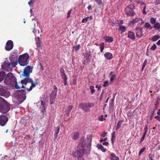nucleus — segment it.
<instances>
[{
  "instance_id": "1",
  "label": "nucleus",
  "mask_w": 160,
  "mask_h": 160,
  "mask_svg": "<svg viewBox=\"0 0 160 160\" xmlns=\"http://www.w3.org/2000/svg\"><path fill=\"white\" fill-rule=\"evenodd\" d=\"M38 84V80L36 79L33 81L31 78H25L21 81L20 83H18L16 82L14 84V86L16 89H20L21 88H26L28 92L31 91Z\"/></svg>"
},
{
  "instance_id": "2",
  "label": "nucleus",
  "mask_w": 160,
  "mask_h": 160,
  "mask_svg": "<svg viewBox=\"0 0 160 160\" xmlns=\"http://www.w3.org/2000/svg\"><path fill=\"white\" fill-rule=\"evenodd\" d=\"M10 109L9 103L0 96V112L6 114L10 110Z\"/></svg>"
},
{
  "instance_id": "3",
  "label": "nucleus",
  "mask_w": 160,
  "mask_h": 160,
  "mask_svg": "<svg viewBox=\"0 0 160 160\" xmlns=\"http://www.w3.org/2000/svg\"><path fill=\"white\" fill-rule=\"evenodd\" d=\"M12 56L11 57H9V60L10 61V62H8V63H4L2 65V67H3L4 66H7L8 68H9L11 67V68L12 67H15L16 66L17 64L18 60H16L15 58L13 57L14 56H16L17 55V52H15L12 53Z\"/></svg>"
},
{
  "instance_id": "4",
  "label": "nucleus",
  "mask_w": 160,
  "mask_h": 160,
  "mask_svg": "<svg viewBox=\"0 0 160 160\" xmlns=\"http://www.w3.org/2000/svg\"><path fill=\"white\" fill-rule=\"evenodd\" d=\"M84 148L83 145L81 143H79L77 148V150L72 153V155L75 157H77L79 159V158L82 157L84 153Z\"/></svg>"
},
{
  "instance_id": "5",
  "label": "nucleus",
  "mask_w": 160,
  "mask_h": 160,
  "mask_svg": "<svg viewBox=\"0 0 160 160\" xmlns=\"http://www.w3.org/2000/svg\"><path fill=\"white\" fill-rule=\"evenodd\" d=\"M17 81V79L13 74L11 73H9L7 74L4 81V83L7 85H10L14 86V84Z\"/></svg>"
},
{
  "instance_id": "6",
  "label": "nucleus",
  "mask_w": 160,
  "mask_h": 160,
  "mask_svg": "<svg viewBox=\"0 0 160 160\" xmlns=\"http://www.w3.org/2000/svg\"><path fill=\"white\" fill-rule=\"evenodd\" d=\"M29 56L27 53H25L20 55L18 60V63L21 66H26L28 64V60Z\"/></svg>"
},
{
  "instance_id": "7",
  "label": "nucleus",
  "mask_w": 160,
  "mask_h": 160,
  "mask_svg": "<svg viewBox=\"0 0 160 160\" xmlns=\"http://www.w3.org/2000/svg\"><path fill=\"white\" fill-rule=\"evenodd\" d=\"M134 9V6L132 4L127 6L125 9L126 14L132 17L134 16L135 14V13L133 11Z\"/></svg>"
},
{
  "instance_id": "8",
  "label": "nucleus",
  "mask_w": 160,
  "mask_h": 160,
  "mask_svg": "<svg viewBox=\"0 0 160 160\" xmlns=\"http://www.w3.org/2000/svg\"><path fill=\"white\" fill-rule=\"evenodd\" d=\"M94 105L92 103H82L80 105L81 108L86 112L90 111V108L93 107Z\"/></svg>"
},
{
  "instance_id": "9",
  "label": "nucleus",
  "mask_w": 160,
  "mask_h": 160,
  "mask_svg": "<svg viewBox=\"0 0 160 160\" xmlns=\"http://www.w3.org/2000/svg\"><path fill=\"white\" fill-rule=\"evenodd\" d=\"M9 114L6 115L2 114L0 115V125L2 126H5L8 120Z\"/></svg>"
},
{
  "instance_id": "10",
  "label": "nucleus",
  "mask_w": 160,
  "mask_h": 160,
  "mask_svg": "<svg viewBox=\"0 0 160 160\" xmlns=\"http://www.w3.org/2000/svg\"><path fill=\"white\" fill-rule=\"evenodd\" d=\"M57 91L58 88L55 85H54L53 87V90L52 91L50 96V102L51 104H53L54 102L55 99L57 95Z\"/></svg>"
},
{
  "instance_id": "11",
  "label": "nucleus",
  "mask_w": 160,
  "mask_h": 160,
  "mask_svg": "<svg viewBox=\"0 0 160 160\" xmlns=\"http://www.w3.org/2000/svg\"><path fill=\"white\" fill-rule=\"evenodd\" d=\"M32 72V67L30 66H28L25 67L22 73L23 76H25L26 78H30L29 77L30 74Z\"/></svg>"
},
{
  "instance_id": "12",
  "label": "nucleus",
  "mask_w": 160,
  "mask_h": 160,
  "mask_svg": "<svg viewBox=\"0 0 160 160\" xmlns=\"http://www.w3.org/2000/svg\"><path fill=\"white\" fill-rule=\"evenodd\" d=\"M0 95L6 98H8L10 95V93L8 90L7 88L4 87L0 88Z\"/></svg>"
},
{
  "instance_id": "13",
  "label": "nucleus",
  "mask_w": 160,
  "mask_h": 160,
  "mask_svg": "<svg viewBox=\"0 0 160 160\" xmlns=\"http://www.w3.org/2000/svg\"><path fill=\"white\" fill-rule=\"evenodd\" d=\"M0 95L6 98H8L10 95V93L8 90L7 88L4 87L0 88Z\"/></svg>"
},
{
  "instance_id": "14",
  "label": "nucleus",
  "mask_w": 160,
  "mask_h": 160,
  "mask_svg": "<svg viewBox=\"0 0 160 160\" xmlns=\"http://www.w3.org/2000/svg\"><path fill=\"white\" fill-rule=\"evenodd\" d=\"M90 52H87L84 56L82 63L84 65H87L88 63L90 62Z\"/></svg>"
},
{
  "instance_id": "15",
  "label": "nucleus",
  "mask_w": 160,
  "mask_h": 160,
  "mask_svg": "<svg viewBox=\"0 0 160 160\" xmlns=\"http://www.w3.org/2000/svg\"><path fill=\"white\" fill-rule=\"evenodd\" d=\"M17 93L18 95V97L19 98H21L22 101H24L26 99V92L25 90H22L19 91Z\"/></svg>"
},
{
  "instance_id": "16",
  "label": "nucleus",
  "mask_w": 160,
  "mask_h": 160,
  "mask_svg": "<svg viewBox=\"0 0 160 160\" xmlns=\"http://www.w3.org/2000/svg\"><path fill=\"white\" fill-rule=\"evenodd\" d=\"M13 42L11 40L7 41L5 46V49L7 51H10L13 48Z\"/></svg>"
},
{
  "instance_id": "17",
  "label": "nucleus",
  "mask_w": 160,
  "mask_h": 160,
  "mask_svg": "<svg viewBox=\"0 0 160 160\" xmlns=\"http://www.w3.org/2000/svg\"><path fill=\"white\" fill-rule=\"evenodd\" d=\"M135 30L137 37L140 38L143 35L142 28L138 27L135 29Z\"/></svg>"
},
{
  "instance_id": "18",
  "label": "nucleus",
  "mask_w": 160,
  "mask_h": 160,
  "mask_svg": "<svg viewBox=\"0 0 160 160\" xmlns=\"http://www.w3.org/2000/svg\"><path fill=\"white\" fill-rule=\"evenodd\" d=\"M41 105L40 106L41 111L42 112V114L44 115L46 112V108L47 106L46 103L43 101H41Z\"/></svg>"
},
{
  "instance_id": "19",
  "label": "nucleus",
  "mask_w": 160,
  "mask_h": 160,
  "mask_svg": "<svg viewBox=\"0 0 160 160\" xmlns=\"http://www.w3.org/2000/svg\"><path fill=\"white\" fill-rule=\"evenodd\" d=\"M72 138L73 139L76 140L79 137V133L78 132H72L71 134Z\"/></svg>"
},
{
  "instance_id": "20",
  "label": "nucleus",
  "mask_w": 160,
  "mask_h": 160,
  "mask_svg": "<svg viewBox=\"0 0 160 160\" xmlns=\"http://www.w3.org/2000/svg\"><path fill=\"white\" fill-rule=\"evenodd\" d=\"M60 72L62 78L63 80V81H67V78L63 69L61 68Z\"/></svg>"
},
{
  "instance_id": "21",
  "label": "nucleus",
  "mask_w": 160,
  "mask_h": 160,
  "mask_svg": "<svg viewBox=\"0 0 160 160\" xmlns=\"http://www.w3.org/2000/svg\"><path fill=\"white\" fill-rule=\"evenodd\" d=\"M128 37L132 40H134L135 39V36L134 32L129 31L128 32Z\"/></svg>"
},
{
  "instance_id": "22",
  "label": "nucleus",
  "mask_w": 160,
  "mask_h": 160,
  "mask_svg": "<svg viewBox=\"0 0 160 160\" xmlns=\"http://www.w3.org/2000/svg\"><path fill=\"white\" fill-rule=\"evenodd\" d=\"M104 56L105 58L109 60H111L112 58V54L109 52L105 53Z\"/></svg>"
},
{
  "instance_id": "23",
  "label": "nucleus",
  "mask_w": 160,
  "mask_h": 160,
  "mask_svg": "<svg viewBox=\"0 0 160 160\" xmlns=\"http://www.w3.org/2000/svg\"><path fill=\"white\" fill-rule=\"evenodd\" d=\"M73 108V106L72 105H70L68 107L67 109L66 110V113L68 116H69L70 113Z\"/></svg>"
},
{
  "instance_id": "24",
  "label": "nucleus",
  "mask_w": 160,
  "mask_h": 160,
  "mask_svg": "<svg viewBox=\"0 0 160 160\" xmlns=\"http://www.w3.org/2000/svg\"><path fill=\"white\" fill-rule=\"evenodd\" d=\"M60 131V127L59 126L55 128V133L54 134V137L55 138H57L58 134Z\"/></svg>"
},
{
  "instance_id": "25",
  "label": "nucleus",
  "mask_w": 160,
  "mask_h": 160,
  "mask_svg": "<svg viewBox=\"0 0 160 160\" xmlns=\"http://www.w3.org/2000/svg\"><path fill=\"white\" fill-rule=\"evenodd\" d=\"M92 138L91 136H89L87 138V142H86V145H88V146L90 148L91 145Z\"/></svg>"
},
{
  "instance_id": "26",
  "label": "nucleus",
  "mask_w": 160,
  "mask_h": 160,
  "mask_svg": "<svg viewBox=\"0 0 160 160\" xmlns=\"http://www.w3.org/2000/svg\"><path fill=\"white\" fill-rule=\"evenodd\" d=\"M110 159L111 160H118L119 158L115 156L114 153H112L110 155Z\"/></svg>"
},
{
  "instance_id": "27",
  "label": "nucleus",
  "mask_w": 160,
  "mask_h": 160,
  "mask_svg": "<svg viewBox=\"0 0 160 160\" xmlns=\"http://www.w3.org/2000/svg\"><path fill=\"white\" fill-rule=\"evenodd\" d=\"M97 147L98 149H100L103 152H105L106 151V149L104 148L103 147L101 144H98L97 145Z\"/></svg>"
},
{
  "instance_id": "28",
  "label": "nucleus",
  "mask_w": 160,
  "mask_h": 160,
  "mask_svg": "<svg viewBox=\"0 0 160 160\" xmlns=\"http://www.w3.org/2000/svg\"><path fill=\"white\" fill-rule=\"evenodd\" d=\"M126 28L125 26H120L118 29V31H121V34L125 32L126 31Z\"/></svg>"
},
{
  "instance_id": "29",
  "label": "nucleus",
  "mask_w": 160,
  "mask_h": 160,
  "mask_svg": "<svg viewBox=\"0 0 160 160\" xmlns=\"http://www.w3.org/2000/svg\"><path fill=\"white\" fill-rule=\"evenodd\" d=\"M5 77V74L4 72H0V82L3 80Z\"/></svg>"
},
{
  "instance_id": "30",
  "label": "nucleus",
  "mask_w": 160,
  "mask_h": 160,
  "mask_svg": "<svg viewBox=\"0 0 160 160\" xmlns=\"http://www.w3.org/2000/svg\"><path fill=\"white\" fill-rule=\"evenodd\" d=\"M104 39L106 42H112L113 41V39L112 38L110 37H106Z\"/></svg>"
},
{
  "instance_id": "31",
  "label": "nucleus",
  "mask_w": 160,
  "mask_h": 160,
  "mask_svg": "<svg viewBox=\"0 0 160 160\" xmlns=\"http://www.w3.org/2000/svg\"><path fill=\"white\" fill-rule=\"evenodd\" d=\"M144 27L145 28L147 29H151L152 28V27L151 26L150 24L147 22H146L145 23Z\"/></svg>"
},
{
  "instance_id": "32",
  "label": "nucleus",
  "mask_w": 160,
  "mask_h": 160,
  "mask_svg": "<svg viewBox=\"0 0 160 160\" xmlns=\"http://www.w3.org/2000/svg\"><path fill=\"white\" fill-rule=\"evenodd\" d=\"M116 136H115V131H113L112 132V136H111V142L112 144L113 145L114 143V142L115 141V138Z\"/></svg>"
},
{
  "instance_id": "33",
  "label": "nucleus",
  "mask_w": 160,
  "mask_h": 160,
  "mask_svg": "<svg viewBox=\"0 0 160 160\" xmlns=\"http://www.w3.org/2000/svg\"><path fill=\"white\" fill-rule=\"evenodd\" d=\"M38 41L36 42V45L37 47L38 48L41 46V44H42L41 41L40 40V38L39 37H38Z\"/></svg>"
},
{
  "instance_id": "34",
  "label": "nucleus",
  "mask_w": 160,
  "mask_h": 160,
  "mask_svg": "<svg viewBox=\"0 0 160 160\" xmlns=\"http://www.w3.org/2000/svg\"><path fill=\"white\" fill-rule=\"evenodd\" d=\"M123 122V121L120 120L118 122L117 127L116 128V130H117L121 126V125Z\"/></svg>"
},
{
  "instance_id": "35",
  "label": "nucleus",
  "mask_w": 160,
  "mask_h": 160,
  "mask_svg": "<svg viewBox=\"0 0 160 160\" xmlns=\"http://www.w3.org/2000/svg\"><path fill=\"white\" fill-rule=\"evenodd\" d=\"M140 18H135L131 21V23L133 25L135 23H137L138 22H139Z\"/></svg>"
},
{
  "instance_id": "36",
  "label": "nucleus",
  "mask_w": 160,
  "mask_h": 160,
  "mask_svg": "<svg viewBox=\"0 0 160 160\" xmlns=\"http://www.w3.org/2000/svg\"><path fill=\"white\" fill-rule=\"evenodd\" d=\"M160 38V36L156 35L154 36L152 38V40L153 41H156Z\"/></svg>"
},
{
  "instance_id": "37",
  "label": "nucleus",
  "mask_w": 160,
  "mask_h": 160,
  "mask_svg": "<svg viewBox=\"0 0 160 160\" xmlns=\"http://www.w3.org/2000/svg\"><path fill=\"white\" fill-rule=\"evenodd\" d=\"M100 48V51L102 52L103 51L104 47V42L101 43L99 45Z\"/></svg>"
},
{
  "instance_id": "38",
  "label": "nucleus",
  "mask_w": 160,
  "mask_h": 160,
  "mask_svg": "<svg viewBox=\"0 0 160 160\" xmlns=\"http://www.w3.org/2000/svg\"><path fill=\"white\" fill-rule=\"evenodd\" d=\"M154 28L157 29H160V24L159 22H157L154 24Z\"/></svg>"
},
{
  "instance_id": "39",
  "label": "nucleus",
  "mask_w": 160,
  "mask_h": 160,
  "mask_svg": "<svg viewBox=\"0 0 160 160\" xmlns=\"http://www.w3.org/2000/svg\"><path fill=\"white\" fill-rule=\"evenodd\" d=\"M90 89L91 92V93L93 94L95 92L94 87L93 86H91L90 87Z\"/></svg>"
},
{
  "instance_id": "40",
  "label": "nucleus",
  "mask_w": 160,
  "mask_h": 160,
  "mask_svg": "<svg viewBox=\"0 0 160 160\" xmlns=\"http://www.w3.org/2000/svg\"><path fill=\"white\" fill-rule=\"evenodd\" d=\"M116 75L115 74L112 75L111 77L110 81L111 82H112L116 78Z\"/></svg>"
},
{
  "instance_id": "41",
  "label": "nucleus",
  "mask_w": 160,
  "mask_h": 160,
  "mask_svg": "<svg viewBox=\"0 0 160 160\" xmlns=\"http://www.w3.org/2000/svg\"><path fill=\"white\" fill-rule=\"evenodd\" d=\"M80 47V45L78 44L77 45L74 46L73 48L75 49L76 51H77L79 49Z\"/></svg>"
},
{
  "instance_id": "42",
  "label": "nucleus",
  "mask_w": 160,
  "mask_h": 160,
  "mask_svg": "<svg viewBox=\"0 0 160 160\" xmlns=\"http://www.w3.org/2000/svg\"><path fill=\"white\" fill-rule=\"evenodd\" d=\"M156 22V19L152 17L150 18V22L152 24H154Z\"/></svg>"
},
{
  "instance_id": "43",
  "label": "nucleus",
  "mask_w": 160,
  "mask_h": 160,
  "mask_svg": "<svg viewBox=\"0 0 160 160\" xmlns=\"http://www.w3.org/2000/svg\"><path fill=\"white\" fill-rule=\"evenodd\" d=\"M97 2V3L99 5H101L102 4V0H95Z\"/></svg>"
},
{
  "instance_id": "44",
  "label": "nucleus",
  "mask_w": 160,
  "mask_h": 160,
  "mask_svg": "<svg viewBox=\"0 0 160 160\" xmlns=\"http://www.w3.org/2000/svg\"><path fill=\"white\" fill-rule=\"evenodd\" d=\"M84 137H82L81 139V140L80 141V142L79 143H81L82 144L83 147H84V144L83 143L84 142Z\"/></svg>"
},
{
  "instance_id": "45",
  "label": "nucleus",
  "mask_w": 160,
  "mask_h": 160,
  "mask_svg": "<svg viewBox=\"0 0 160 160\" xmlns=\"http://www.w3.org/2000/svg\"><path fill=\"white\" fill-rule=\"evenodd\" d=\"M146 149V148L145 147H144L142 148L139 151V155H140L142 153H143Z\"/></svg>"
},
{
  "instance_id": "46",
  "label": "nucleus",
  "mask_w": 160,
  "mask_h": 160,
  "mask_svg": "<svg viewBox=\"0 0 160 160\" xmlns=\"http://www.w3.org/2000/svg\"><path fill=\"white\" fill-rule=\"evenodd\" d=\"M147 61L146 60H145L144 61V63H143L142 67V70L144 69V68L145 67L146 63H147Z\"/></svg>"
},
{
  "instance_id": "47",
  "label": "nucleus",
  "mask_w": 160,
  "mask_h": 160,
  "mask_svg": "<svg viewBox=\"0 0 160 160\" xmlns=\"http://www.w3.org/2000/svg\"><path fill=\"white\" fill-rule=\"evenodd\" d=\"M88 18H87V17L86 18H83L82 20V23L86 22L88 21Z\"/></svg>"
},
{
  "instance_id": "48",
  "label": "nucleus",
  "mask_w": 160,
  "mask_h": 160,
  "mask_svg": "<svg viewBox=\"0 0 160 160\" xmlns=\"http://www.w3.org/2000/svg\"><path fill=\"white\" fill-rule=\"evenodd\" d=\"M154 3L156 5L160 4V0H155L154 1Z\"/></svg>"
},
{
  "instance_id": "49",
  "label": "nucleus",
  "mask_w": 160,
  "mask_h": 160,
  "mask_svg": "<svg viewBox=\"0 0 160 160\" xmlns=\"http://www.w3.org/2000/svg\"><path fill=\"white\" fill-rule=\"evenodd\" d=\"M99 119L100 121H102L104 120H105L106 119L103 118V116L101 115L100 117H99Z\"/></svg>"
},
{
  "instance_id": "50",
  "label": "nucleus",
  "mask_w": 160,
  "mask_h": 160,
  "mask_svg": "<svg viewBox=\"0 0 160 160\" xmlns=\"http://www.w3.org/2000/svg\"><path fill=\"white\" fill-rule=\"evenodd\" d=\"M157 46L155 44H153V45L151 48V49L152 50H154L156 48Z\"/></svg>"
},
{
  "instance_id": "51",
  "label": "nucleus",
  "mask_w": 160,
  "mask_h": 160,
  "mask_svg": "<svg viewBox=\"0 0 160 160\" xmlns=\"http://www.w3.org/2000/svg\"><path fill=\"white\" fill-rule=\"evenodd\" d=\"M72 12V9H70L69 11H68L67 13V18H68L70 16L71 14V12Z\"/></svg>"
},
{
  "instance_id": "52",
  "label": "nucleus",
  "mask_w": 160,
  "mask_h": 160,
  "mask_svg": "<svg viewBox=\"0 0 160 160\" xmlns=\"http://www.w3.org/2000/svg\"><path fill=\"white\" fill-rule=\"evenodd\" d=\"M113 107H110V106L109 105V112L110 113L112 112V111L113 110Z\"/></svg>"
},
{
  "instance_id": "53",
  "label": "nucleus",
  "mask_w": 160,
  "mask_h": 160,
  "mask_svg": "<svg viewBox=\"0 0 160 160\" xmlns=\"http://www.w3.org/2000/svg\"><path fill=\"white\" fill-rule=\"evenodd\" d=\"M153 157V156L151 154H150L149 155L148 157L149 160H153L152 158Z\"/></svg>"
},
{
  "instance_id": "54",
  "label": "nucleus",
  "mask_w": 160,
  "mask_h": 160,
  "mask_svg": "<svg viewBox=\"0 0 160 160\" xmlns=\"http://www.w3.org/2000/svg\"><path fill=\"white\" fill-rule=\"evenodd\" d=\"M117 23L120 25L122 24L123 23V21L122 20H119L117 21Z\"/></svg>"
},
{
  "instance_id": "55",
  "label": "nucleus",
  "mask_w": 160,
  "mask_h": 160,
  "mask_svg": "<svg viewBox=\"0 0 160 160\" xmlns=\"http://www.w3.org/2000/svg\"><path fill=\"white\" fill-rule=\"evenodd\" d=\"M157 110V108H155L154 109V110L151 113V117H152L154 115L155 112Z\"/></svg>"
},
{
  "instance_id": "56",
  "label": "nucleus",
  "mask_w": 160,
  "mask_h": 160,
  "mask_svg": "<svg viewBox=\"0 0 160 160\" xmlns=\"http://www.w3.org/2000/svg\"><path fill=\"white\" fill-rule=\"evenodd\" d=\"M146 5H145V7H144L143 10H142V13L143 14H147V12L145 11V9L146 8Z\"/></svg>"
},
{
  "instance_id": "57",
  "label": "nucleus",
  "mask_w": 160,
  "mask_h": 160,
  "mask_svg": "<svg viewBox=\"0 0 160 160\" xmlns=\"http://www.w3.org/2000/svg\"><path fill=\"white\" fill-rule=\"evenodd\" d=\"M108 81H105L104 83V84L103 85V86L104 87H106L108 86Z\"/></svg>"
},
{
  "instance_id": "58",
  "label": "nucleus",
  "mask_w": 160,
  "mask_h": 160,
  "mask_svg": "<svg viewBox=\"0 0 160 160\" xmlns=\"http://www.w3.org/2000/svg\"><path fill=\"white\" fill-rule=\"evenodd\" d=\"M145 136H144L143 135L142 136V137L141 138L140 140V143H141L144 140L145 138Z\"/></svg>"
},
{
  "instance_id": "59",
  "label": "nucleus",
  "mask_w": 160,
  "mask_h": 160,
  "mask_svg": "<svg viewBox=\"0 0 160 160\" xmlns=\"http://www.w3.org/2000/svg\"><path fill=\"white\" fill-rule=\"evenodd\" d=\"M114 105V100H112L109 104V106L110 107H113Z\"/></svg>"
},
{
  "instance_id": "60",
  "label": "nucleus",
  "mask_w": 160,
  "mask_h": 160,
  "mask_svg": "<svg viewBox=\"0 0 160 160\" xmlns=\"http://www.w3.org/2000/svg\"><path fill=\"white\" fill-rule=\"evenodd\" d=\"M107 133L104 132L101 135V136L103 137H104L106 135Z\"/></svg>"
},
{
  "instance_id": "61",
  "label": "nucleus",
  "mask_w": 160,
  "mask_h": 160,
  "mask_svg": "<svg viewBox=\"0 0 160 160\" xmlns=\"http://www.w3.org/2000/svg\"><path fill=\"white\" fill-rule=\"evenodd\" d=\"M160 116H156L155 117V118L157 119V120H158V121H159L160 122Z\"/></svg>"
},
{
  "instance_id": "62",
  "label": "nucleus",
  "mask_w": 160,
  "mask_h": 160,
  "mask_svg": "<svg viewBox=\"0 0 160 160\" xmlns=\"http://www.w3.org/2000/svg\"><path fill=\"white\" fill-rule=\"evenodd\" d=\"M140 21L141 22L140 25H141L142 24L144 23V21L141 18H140L139 21Z\"/></svg>"
},
{
  "instance_id": "63",
  "label": "nucleus",
  "mask_w": 160,
  "mask_h": 160,
  "mask_svg": "<svg viewBox=\"0 0 160 160\" xmlns=\"http://www.w3.org/2000/svg\"><path fill=\"white\" fill-rule=\"evenodd\" d=\"M148 129V125H146L144 128L145 131L146 132H147Z\"/></svg>"
},
{
  "instance_id": "64",
  "label": "nucleus",
  "mask_w": 160,
  "mask_h": 160,
  "mask_svg": "<svg viewBox=\"0 0 160 160\" xmlns=\"http://www.w3.org/2000/svg\"><path fill=\"white\" fill-rule=\"evenodd\" d=\"M108 144V142H104L103 143V145L105 146H107Z\"/></svg>"
}]
</instances>
